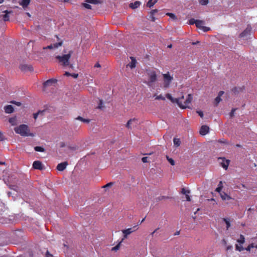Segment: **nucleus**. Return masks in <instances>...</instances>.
Instances as JSON below:
<instances>
[{"instance_id":"9b49d317","label":"nucleus","mask_w":257,"mask_h":257,"mask_svg":"<svg viewBox=\"0 0 257 257\" xmlns=\"http://www.w3.org/2000/svg\"><path fill=\"white\" fill-rule=\"evenodd\" d=\"M68 165V163L67 162H64L60 164H58L57 166V169L59 171H64L66 166Z\"/></svg>"},{"instance_id":"6e6d98bb","label":"nucleus","mask_w":257,"mask_h":257,"mask_svg":"<svg viewBox=\"0 0 257 257\" xmlns=\"http://www.w3.org/2000/svg\"><path fill=\"white\" fill-rule=\"evenodd\" d=\"M222 188H220V187H217V188L215 189V191L220 194L221 193V190Z\"/></svg>"},{"instance_id":"f257e3e1","label":"nucleus","mask_w":257,"mask_h":257,"mask_svg":"<svg viewBox=\"0 0 257 257\" xmlns=\"http://www.w3.org/2000/svg\"><path fill=\"white\" fill-rule=\"evenodd\" d=\"M166 97L168 99H169L172 102L177 103L178 105L179 106V107L182 109L189 108V105L191 104V102L193 99L192 95L191 94H189L187 95L186 99L184 101L183 103L182 102V99H184L183 95H182L181 97L179 98H174L172 96V95L170 94L167 93L166 94Z\"/></svg>"},{"instance_id":"473e14b6","label":"nucleus","mask_w":257,"mask_h":257,"mask_svg":"<svg viewBox=\"0 0 257 257\" xmlns=\"http://www.w3.org/2000/svg\"><path fill=\"white\" fill-rule=\"evenodd\" d=\"M121 243V241H120L116 245H115V246L111 248V250L115 251H116L117 250H118L119 247H120V245Z\"/></svg>"},{"instance_id":"aec40b11","label":"nucleus","mask_w":257,"mask_h":257,"mask_svg":"<svg viewBox=\"0 0 257 257\" xmlns=\"http://www.w3.org/2000/svg\"><path fill=\"white\" fill-rule=\"evenodd\" d=\"M140 5L141 3L139 1H136L133 3H131L130 5V7L133 9H135L140 7Z\"/></svg>"},{"instance_id":"39448f33","label":"nucleus","mask_w":257,"mask_h":257,"mask_svg":"<svg viewBox=\"0 0 257 257\" xmlns=\"http://www.w3.org/2000/svg\"><path fill=\"white\" fill-rule=\"evenodd\" d=\"M163 87L164 88H168L169 87L171 83L173 80V77L171 76L170 73L168 72L167 73L163 74Z\"/></svg>"},{"instance_id":"9d476101","label":"nucleus","mask_w":257,"mask_h":257,"mask_svg":"<svg viewBox=\"0 0 257 257\" xmlns=\"http://www.w3.org/2000/svg\"><path fill=\"white\" fill-rule=\"evenodd\" d=\"M209 127L207 125H202L200 130V134L202 136L206 135L209 132Z\"/></svg>"},{"instance_id":"72a5a7b5","label":"nucleus","mask_w":257,"mask_h":257,"mask_svg":"<svg viewBox=\"0 0 257 257\" xmlns=\"http://www.w3.org/2000/svg\"><path fill=\"white\" fill-rule=\"evenodd\" d=\"M82 6L86 9H91V6L88 3H82Z\"/></svg>"},{"instance_id":"a19ab883","label":"nucleus","mask_w":257,"mask_h":257,"mask_svg":"<svg viewBox=\"0 0 257 257\" xmlns=\"http://www.w3.org/2000/svg\"><path fill=\"white\" fill-rule=\"evenodd\" d=\"M181 193L183 194H185V195L187 194L190 193L189 190H186L184 188H183L181 190Z\"/></svg>"},{"instance_id":"1a4fd4ad","label":"nucleus","mask_w":257,"mask_h":257,"mask_svg":"<svg viewBox=\"0 0 257 257\" xmlns=\"http://www.w3.org/2000/svg\"><path fill=\"white\" fill-rule=\"evenodd\" d=\"M138 228L137 227V225H135L132 228H129L126 229L122 230V232L123 233H125L127 235H129L131 233H132V232L138 230Z\"/></svg>"},{"instance_id":"ddd939ff","label":"nucleus","mask_w":257,"mask_h":257,"mask_svg":"<svg viewBox=\"0 0 257 257\" xmlns=\"http://www.w3.org/2000/svg\"><path fill=\"white\" fill-rule=\"evenodd\" d=\"M131 62L127 64V66L130 67L131 69L134 68L136 66L137 60L136 59L133 57H131Z\"/></svg>"},{"instance_id":"e2e57ef3","label":"nucleus","mask_w":257,"mask_h":257,"mask_svg":"<svg viewBox=\"0 0 257 257\" xmlns=\"http://www.w3.org/2000/svg\"><path fill=\"white\" fill-rule=\"evenodd\" d=\"M12 103L16 104L18 106H20L21 105V103L20 102L13 101Z\"/></svg>"},{"instance_id":"c03bdc74","label":"nucleus","mask_w":257,"mask_h":257,"mask_svg":"<svg viewBox=\"0 0 257 257\" xmlns=\"http://www.w3.org/2000/svg\"><path fill=\"white\" fill-rule=\"evenodd\" d=\"M201 30H202L203 31V32H207L210 31V28L209 27H207L203 26Z\"/></svg>"},{"instance_id":"c756f323","label":"nucleus","mask_w":257,"mask_h":257,"mask_svg":"<svg viewBox=\"0 0 257 257\" xmlns=\"http://www.w3.org/2000/svg\"><path fill=\"white\" fill-rule=\"evenodd\" d=\"M35 151L37 152H44L45 151V149L44 148L40 146H36L34 148Z\"/></svg>"},{"instance_id":"f3484780","label":"nucleus","mask_w":257,"mask_h":257,"mask_svg":"<svg viewBox=\"0 0 257 257\" xmlns=\"http://www.w3.org/2000/svg\"><path fill=\"white\" fill-rule=\"evenodd\" d=\"M4 13H5V14L3 15L4 21L5 22L9 21L10 20V17L9 14L12 13L13 12L12 11L6 10L4 11Z\"/></svg>"},{"instance_id":"603ef678","label":"nucleus","mask_w":257,"mask_h":257,"mask_svg":"<svg viewBox=\"0 0 257 257\" xmlns=\"http://www.w3.org/2000/svg\"><path fill=\"white\" fill-rule=\"evenodd\" d=\"M236 109L233 108L231 110V112H230V116L232 117L234 115V112L235 111Z\"/></svg>"},{"instance_id":"e433bc0d","label":"nucleus","mask_w":257,"mask_h":257,"mask_svg":"<svg viewBox=\"0 0 257 257\" xmlns=\"http://www.w3.org/2000/svg\"><path fill=\"white\" fill-rule=\"evenodd\" d=\"M44 111H39L38 112L35 113L34 114V118L35 119H36L39 115V114H42Z\"/></svg>"},{"instance_id":"de8ad7c7","label":"nucleus","mask_w":257,"mask_h":257,"mask_svg":"<svg viewBox=\"0 0 257 257\" xmlns=\"http://www.w3.org/2000/svg\"><path fill=\"white\" fill-rule=\"evenodd\" d=\"M158 12V10L157 9L153 10L150 12V15H155V14H156Z\"/></svg>"},{"instance_id":"864d4df0","label":"nucleus","mask_w":257,"mask_h":257,"mask_svg":"<svg viewBox=\"0 0 257 257\" xmlns=\"http://www.w3.org/2000/svg\"><path fill=\"white\" fill-rule=\"evenodd\" d=\"M197 113L202 118L203 117V113L202 111H197Z\"/></svg>"},{"instance_id":"37998d69","label":"nucleus","mask_w":257,"mask_h":257,"mask_svg":"<svg viewBox=\"0 0 257 257\" xmlns=\"http://www.w3.org/2000/svg\"><path fill=\"white\" fill-rule=\"evenodd\" d=\"M112 185H113V183L112 182H109V183L106 184V185L103 186L102 187V188H107V187H110L112 186Z\"/></svg>"},{"instance_id":"052dcab7","label":"nucleus","mask_w":257,"mask_h":257,"mask_svg":"<svg viewBox=\"0 0 257 257\" xmlns=\"http://www.w3.org/2000/svg\"><path fill=\"white\" fill-rule=\"evenodd\" d=\"M224 94V91H220L218 93V96H219V97H221V96Z\"/></svg>"},{"instance_id":"ea45409f","label":"nucleus","mask_w":257,"mask_h":257,"mask_svg":"<svg viewBox=\"0 0 257 257\" xmlns=\"http://www.w3.org/2000/svg\"><path fill=\"white\" fill-rule=\"evenodd\" d=\"M221 100V99L219 96H217L215 99V105H217Z\"/></svg>"},{"instance_id":"49530a36","label":"nucleus","mask_w":257,"mask_h":257,"mask_svg":"<svg viewBox=\"0 0 257 257\" xmlns=\"http://www.w3.org/2000/svg\"><path fill=\"white\" fill-rule=\"evenodd\" d=\"M156 99H157V100L161 99V100H165V98L161 94V95L157 96L156 97Z\"/></svg>"},{"instance_id":"20e7f679","label":"nucleus","mask_w":257,"mask_h":257,"mask_svg":"<svg viewBox=\"0 0 257 257\" xmlns=\"http://www.w3.org/2000/svg\"><path fill=\"white\" fill-rule=\"evenodd\" d=\"M71 52L67 54L63 55V56H57L56 57V58L59 61V62L64 66H68L69 64V59L71 57Z\"/></svg>"},{"instance_id":"a18cd8bd","label":"nucleus","mask_w":257,"mask_h":257,"mask_svg":"<svg viewBox=\"0 0 257 257\" xmlns=\"http://www.w3.org/2000/svg\"><path fill=\"white\" fill-rule=\"evenodd\" d=\"M103 107V101H102V100L100 99V100H99V105H98L97 108L99 109H102Z\"/></svg>"},{"instance_id":"7ed1b4c3","label":"nucleus","mask_w":257,"mask_h":257,"mask_svg":"<svg viewBox=\"0 0 257 257\" xmlns=\"http://www.w3.org/2000/svg\"><path fill=\"white\" fill-rule=\"evenodd\" d=\"M15 132L22 136H33L32 134L30 133L28 126L26 124H21L14 129Z\"/></svg>"},{"instance_id":"f8f14e48","label":"nucleus","mask_w":257,"mask_h":257,"mask_svg":"<svg viewBox=\"0 0 257 257\" xmlns=\"http://www.w3.org/2000/svg\"><path fill=\"white\" fill-rule=\"evenodd\" d=\"M33 167L35 169L42 170V164L39 161H35L33 162Z\"/></svg>"},{"instance_id":"13d9d810","label":"nucleus","mask_w":257,"mask_h":257,"mask_svg":"<svg viewBox=\"0 0 257 257\" xmlns=\"http://www.w3.org/2000/svg\"><path fill=\"white\" fill-rule=\"evenodd\" d=\"M71 76L73 77L74 78H76L78 77V74H76V73H73V74H71Z\"/></svg>"},{"instance_id":"2eb2a0df","label":"nucleus","mask_w":257,"mask_h":257,"mask_svg":"<svg viewBox=\"0 0 257 257\" xmlns=\"http://www.w3.org/2000/svg\"><path fill=\"white\" fill-rule=\"evenodd\" d=\"M5 112L7 113H11L13 112L14 109L12 105H8L4 107Z\"/></svg>"},{"instance_id":"4d7b16f0","label":"nucleus","mask_w":257,"mask_h":257,"mask_svg":"<svg viewBox=\"0 0 257 257\" xmlns=\"http://www.w3.org/2000/svg\"><path fill=\"white\" fill-rule=\"evenodd\" d=\"M218 142L220 143H223V144H227V142L226 140H219L218 141Z\"/></svg>"},{"instance_id":"bf43d9fd","label":"nucleus","mask_w":257,"mask_h":257,"mask_svg":"<svg viewBox=\"0 0 257 257\" xmlns=\"http://www.w3.org/2000/svg\"><path fill=\"white\" fill-rule=\"evenodd\" d=\"M186 200L187 201H191L190 197L189 196L188 194L186 195Z\"/></svg>"},{"instance_id":"58836bf2","label":"nucleus","mask_w":257,"mask_h":257,"mask_svg":"<svg viewBox=\"0 0 257 257\" xmlns=\"http://www.w3.org/2000/svg\"><path fill=\"white\" fill-rule=\"evenodd\" d=\"M167 160L168 162L171 164V165L174 166L175 165V161L172 158H169L168 157H167Z\"/></svg>"},{"instance_id":"423d86ee","label":"nucleus","mask_w":257,"mask_h":257,"mask_svg":"<svg viewBox=\"0 0 257 257\" xmlns=\"http://www.w3.org/2000/svg\"><path fill=\"white\" fill-rule=\"evenodd\" d=\"M251 31V27L250 26H247L246 28L239 35V37L243 38L246 37L250 35Z\"/></svg>"},{"instance_id":"09e8293b","label":"nucleus","mask_w":257,"mask_h":257,"mask_svg":"<svg viewBox=\"0 0 257 257\" xmlns=\"http://www.w3.org/2000/svg\"><path fill=\"white\" fill-rule=\"evenodd\" d=\"M5 137L1 131H0V141H3L5 140Z\"/></svg>"},{"instance_id":"2f4dec72","label":"nucleus","mask_w":257,"mask_h":257,"mask_svg":"<svg viewBox=\"0 0 257 257\" xmlns=\"http://www.w3.org/2000/svg\"><path fill=\"white\" fill-rule=\"evenodd\" d=\"M235 249L236 250L239 251H241L244 249V248L243 247L241 244H240V245H239L237 244H235Z\"/></svg>"},{"instance_id":"c85d7f7f","label":"nucleus","mask_w":257,"mask_h":257,"mask_svg":"<svg viewBox=\"0 0 257 257\" xmlns=\"http://www.w3.org/2000/svg\"><path fill=\"white\" fill-rule=\"evenodd\" d=\"M173 143L175 146L179 147L180 145L181 142L179 139L174 138L173 139Z\"/></svg>"},{"instance_id":"b1692460","label":"nucleus","mask_w":257,"mask_h":257,"mask_svg":"<svg viewBox=\"0 0 257 257\" xmlns=\"http://www.w3.org/2000/svg\"><path fill=\"white\" fill-rule=\"evenodd\" d=\"M237 242L239 243L240 244H242L245 242V238L243 235L240 234L239 236V238L237 240Z\"/></svg>"},{"instance_id":"4be33fe9","label":"nucleus","mask_w":257,"mask_h":257,"mask_svg":"<svg viewBox=\"0 0 257 257\" xmlns=\"http://www.w3.org/2000/svg\"><path fill=\"white\" fill-rule=\"evenodd\" d=\"M157 2L158 0H149L147 4V7L151 8L153 7Z\"/></svg>"},{"instance_id":"0eeeda50","label":"nucleus","mask_w":257,"mask_h":257,"mask_svg":"<svg viewBox=\"0 0 257 257\" xmlns=\"http://www.w3.org/2000/svg\"><path fill=\"white\" fill-rule=\"evenodd\" d=\"M20 69L23 71H32L33 68L31 65L22 64L19 67Z\"/></svg>"},{"instance_id":"393cba45","label":"nucleus","mask_w":257,"mask_h":257,"mask_svg":"<svg viewBox=\"0 0 257 257\" xmlns=\"http://www.w3.org/2000/svg\"><path fill=\"white\" fill-rule=\"evenodd\" d=\"M222 219L226 225V229L228 230V228L230 227V219L223 218Z\"/></svg>"},{"instance_id":"6ab92c4d","label":"nucleus","mask_w":257,"mask_h":257,"mask_svg":"<svg viewBox=\"0 0 257 257\" xmlns=\"http://www.w3.org/2000/svg\"><path fill=\"white\" fill-rule=\"evenodd\" d=\"M137 121H138V120L136 118H132V119H130L127 122L126 124V127L128 128V129H130L131 128V125L133 123V122H136V123H137Z\"/></svg>"},{"instance_id":"774afa93","label":"nucleus","mask_w":257,"mask_h":257,"mask_svg":"<svg viewBox=\"0 0 257 257\" xmlns=\"http://www.w3.org/2000/svg\"><path fill=\"white\" fill-rule=\"evenodd\" d=\"M232 246L231 245H228L226 247V250H228L229 249H231L232 248Z\"/></svg>"},{"instance_id":"69168bd1","label":"nucleus","mask_w":257,"mask_h":257,"mask_svg":"<svg viewBox=\"0 0 257 257\" xmlns=\"http://www.w3.org/2000/svg\"><path fill=\"white\" fill-rule=\"evenodd\" d=\"M218 187H220V188H223V185H222V182L221 181H220L219 182V184L218 185Z\"/></svg>"},{"instance_id":"5fc2aeb1","label":"nucleus","mask_w":257,"mask_h":257,"mask_svg":"<svg viewBox=\"0 0 257 257\" xmlns=\"http://www.w3.org/2000/svg\"><path fill=\"white\" fill-rule=\"evenodd\" d=\"M142 161L143 163L148 162V157H145L142 158Z\"/></svg>"},{"instance_id":"338daca9","label":"nucleus","mask_w":257,"mask_h":257,"mask_svg":"<svg viewBox=\"0 0 257 257\" xmlns=\"http://www.w3.org/2000/svg\"><path fill=\"white\" fill-rule=\"evenodd\" d=\"M71 74L69 72H66L64 74V75L65 76H71Z\"/></svg>"},{"instance_id":"cd10ccee","label":"nucleus","mask_w":257,"mask_h":257,"mask_svg":"<svg viewBox=\"0 0 257 257\" xmlns=\"http://www.w3.org/2000/svg\"><path fill=\"white\" fill-rule=\"evenodd\" d=\"M76 119L85 123H89L90 122V119L83 118L80 116H78Z\"/></svg>"},{"instance_id":"f03ea898","label":"nucleus","mask_w":257,"mask_h":257,"mask_svg":"<svg viewBox=\"0 0 257 257\" xmlns=\"http://www.w3.org/2000/svg\"><path fill=\"white\" fill-rule=\"evenodd\" d=\"M146 73L148 77V81L144 82L149 87H152L154 83L157 80L156 72L154 70H147Z\"/></svg>"},{"instance_id":"3c124183","label":"nucleus","mask_w":257,"mask_h":257,"mask_svg":"<svg viewBox=\"0 0 257 257\" xmlns=\"http://www.w3.org/2000/svg\"><path fill=\"white\" fill-rule=\"evenodd\" d=\"M53 49V45H52V44H51L50 45H49V46H48L47 47H45L43 48V49Z\"/></svg>"},{"instance_id":"a878e982","label":"nucleus","mask_w":257,"mask_h":257,"mask_svg":"<svg viewBox=\"0 0 257 257\" xmlns=\"http://www.w3.org/2000/svg\"><path fill=\"white\" fill-rule=\"evenodd\" d=\"M85 2L88 4H98L100 3V1L99 0H85Z\"/></svg>"},{"instance_id":"680f3d73","label":"nucleus","mask_w":257,"mask_h":257,"mask_svg":"<svg viewBox=\"0 0 257 257\" xmlns=\"http://www.w3.org/2000/svg\"><path fill=\"white\" fill-rule=\"evenodd\" d=\"M150 18L151 19V20L153 21V22H155V20H156V18L155 17H154V15H150Z\"/></svg>"},{"instance_id":"f704fd0d","label":"nucleus","mask_w":257,"mask_h":257,"mask_svg":"<svg viewBox=\"0 0 257 257\" xmlns=\"http://www.w3.org/2000/svg\"><path fill=\"white\" fill-rule=\"evenodd\" d=\"M199 3L201 5L206 6L208 3V0H199Z\"/></svg>"},{"instance_id":"412c9836","label":"nucleus","mask_w":257,"mask_h":257,"mask_svg":"<svg viewBox=\"0 0 257 257\" xmlns=\"http://www.w3.org/2000/svg\"><path fill=\"white\" fill-rule=\"evenodd\" d=\"M243 89H244L243 87H235L232 89V91L235 94H237L239 93V92H242Z\"/></svg>"},{"instance_id":"c9c22d12","label":"nucleus","mask_w":257,"mask_h":257,"mask_svg":"<svg viewBox=\"0 0 257 257\" xmlns=\"http://www.w3.org/2000/svg\"><path fill=\"white\" fill-rule=\"evenodd\" d=\"M62 41L58 42V43H55L54 44H52V45H53V49L57 48H58V47L62 46Z\"/></svg>"},{"instance_id":"4c0bfd02","label":"nucleus","mask_w":257,"mask_h":257,"mask_svg":"<svg viewBox=\"0 0 257 257\" xmlns=\"http://www.w3.org/2000/svg\"><path fill=\"white\" fill-rule=\"evenodd\" d=\"M253 247H254V245L253 243H251V244L248 245L247 247L244 248V249H245L246 250H247L248 251H249L250 250L251 248H253Z\"/></svg>"},{"instance_id":"6e6552de","label":"nucleus","mask_w":257,"mask_h":257,"mask_svg":"<svg viewBox=\"0 0 257 257\" xmlns=\"http://www.w3.org/2000/svg\"><path fill=\"white\" fill-rule=\"evenodd\" d=\"M219 160H221L222 161L220 162V164L221 166L226 170L228 168V166L229 165L230 161L229 160H225L224 158H220Z\"/></svg>"},{"instance_id":"7c9ffc66","label":"nucleus","mask_w":257,"mask_h":257,"mask_svg":"<svg viewBox=\"0 0 257 257\" xmlns=\"http://www.w3.org/2000/svg\"><path fill=\"white\" fill-rule=\"evenodd\" d=\"M166 15L168 16H169L171 18H172L174 20H177V17L174 14H173V13H167L166 14Z\"/></svg>"},{"instance_id":"dca6fc26","label":"nucleus","mask_w":257,"mask_h":257,"mask_svg":"<svg viewBox=\"0 0 257 257\" xmlns=\"http://www.w3.org/2000/svg\"><path fill=\"white\" fill-rule=\"evenodd\" d=\"M57 82V80L56 79H49L45 81L44 83V87H47L52 85L53 83H55Z\"/></svg>"},{"instance_id":"79ce46f5","label":"nucleus","mask_w":257,"mask_h":257,"mask_svg":"<svg viewBox=\"0 0 257 257\" xmlns=\"http://www.w3.org/2000/svg\"><path fill=\"white\" fill-rule=\"evenodd\" d=\"M196 22L197 20H195L194 19H191L190 20H189V24L190 25H193L194 24L196 25Z\"/></svg>"},{"instance_id":"a211bd4d","label":"nucleus","mask_w":257,"mask_h":257,"mask_svg":"<svg viewBox=\"0 0 257 257\" xmlns=\"http://www.w3.org/2000/svg\"><path fill=\"white\" fill-rule=\"evenodd\" d=\"M30 0H22L20 5L23 7L24 9L26 8L30 4Z\"/></svg>"},{"instance_id":"bb28decb","label":"nucleus","mask_w":257,"mask_h":257,"mask_svg":"<svg viewBox=\"0 0 257 257\" xmlns=\"http://www.w3.org/2000/svg\"><path fill=\"white\" fill-rule=\"evenodd\" d=\"M9 122L12 125H15L16 124L17 119L16 117H13L9 118Z\"/></svg>"},{"instance_id":"4468645a","label":"nucleus","mask_w":257,"mask_h":257,"mask_svg":"<svg viewBox=\"0 0 257 257\" xmlns=\"http://www.w3.org/2000/svg\"><path fill=\"white\" fill-rule=\"evenodd\" d=\"M220 197H221V199L223 200H229L233 199L232 197H231L229 195H227L224 192H222L221 193H220Z\"/></svg>"},{"instance_id":"8fccbe9b","label":"nucleus","mask_w":257,"mask_h":257,"mask_svg":"<svg viewBox=\"0 0 257 257\" xmlns=\"http://www.w3.org/2000/svg\"><path fill=\"white\" fill-rule=\"evenodd\" d=\"M45 257H53V255L51 254L48 250H47Z\"/></svg>"},{"instance_id":"5701e85b","label":"nucleus","mask_w":257,"mask_h":257,"mask_svg":"<svg viewBox=\"0 0 257 257\" xmlns=\"http://www.w3.org/2000/svg\"><path fill=\"white\" fill-rule=\"evenodd\" d=\"M204 21L202 20H197V22L196 23L195 25L197 28L201 29L202 27L203 26V25L204 24Z\"/></svg>"},{"instance_id":"0e129e2a","label":"nucleus","mask_w":257,"mask_h":257,"mask_svg":"<svg viewBox=\"0 0 257 257\" xmlns=\"http://www.w3.org/2000/svg\"><path fill=\"white\" fill-rule=\"evenodd\" d=\"M123 238L121 239V240L120 241H121V242L123 241V239L124 238H126L127 237V234H125V233H123Z\"/></svg>"}]
</instances>
